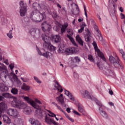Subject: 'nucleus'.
Returning <instances> with one entry per match:
<instances>
[{"instance_id":"obj_1","label":"nucleus","mask_w":125,"mask_h":125,"mask_svg":"<svg viewBox=\"0 0 125 125\" xmlns=\"http://www.w3.org/2000/svg\"><path fill=\"white\" fill-rule=\"evenodd\" d=\"M23 99L26 101L27 103L30 104L32 107H34V109H36V116L38 118V119H42L43 118V116L46 114V112L45 110H43L42 109L41 106L39 105L35 101H33L32 99H30L29 97L27 96H23Z\"/></svg>"},{"instance_id":"obj_2","label":"nucleus","mask_w":125,"mask_h":125,"mask_svg":"<svg viewBox=\"0 0 125 125\" xmlns=\"http://www.w3.org/2000/svg\"><path fill=\"white\" fill-rule=\"evenodd\" d=\"M42 41L44 42L43 46L44 48L50 50L51 51L56 50V47L54 46L50 43V38H49V37L46 36L45 34H42Z\"/></svg>"},{"instance_id":"obj_3","label":"nucleus","mask_w":125,"mask_h":125,"mask_svg":"<svg viewBox=\"0 0 125 125\" xmlns=\"http://www.w3.org/2000/svg\"><path fill=\"white\" fill-rule=\"evenodd\" d=\"M12 97L14 100L11 102V105L14 108H18L20 110H21L25 105V103L23 102L21 100L17 99V97H14L11 95Z\"/></svg>"},{"instance_id":"obj_4","label":"nucleus","mask_w":125,"mask_h":125,"mask_svg":"<svg viewBox=\"0 0 125 125\" xmlns=\"http://www.w3.org/2000/svg\"><path fill=\"white\" fill-rule=\"evenodd\" d=\"M31 16H34V15H36V16H39L37 18V20L33 19V17H31V18L33 21V22H37L38 21V22H41L42 21V20H44V19H45L46 18V16L45 15V13H41L40 11L38 10H35L32 12L31 13Z\"/></svg>"},{"instance_id":"obj_5","label":"nucleus","mask_w":125,"mask_h":125,"mask_svg":"<svg viewBox=\"0 0 125 125\" xmlns=\"http://www.w3.org/2000/svg\"><path fill=\"white\" fill-rule=\"evenodd\" d=\"M20 5L21 9L20 10V14L21 17L26 16L27 13V4L24 1L21 0L20 1Z\"/></svg>"},{"instance_id":"obj_6","label":"nucleus","mask_w":125,"mask_h":125,"mask_svg":"<svg viewBox=\"0 0 125 125\" xmlns=\"http://www.w3.org/2000/svg\"><path fill=\"white\" fill-rule=\"evenodd\" d=\"M109 61L114 67H118L120 65V60L118 59L117 60L113 56H109Z\"/></svg>"},{"instance_id":"obj_7","label":"nucleus","mask_w":125,"mask_h":125,"mask_svg":"<svg viewBox=\"0 0 125 125\" xmlns=\"http://www.w3.org/2000/svg\"><path fill=\"white\" fill-rule=\"evenodd\" d=\"M42 30L43 31L44 33H46L47 34H49V32L50 31V25L47 24L46 21H44L42 24Z\"/></svg>"},{"instance_id":"obj_8","label":"nucleus","mask_w":125,"mask_h":125,"mask_svg":"<svg viewBox=\"0 0 125 125\" xmlns=\"http://www.w3.org/2000/svg\"><path fill=\"white\" fill-rule=\"evenodd\" d=\"M7 113L9 116L13 117H18V115H19V112H18L17 109L13 108H9L7 110Z\"/></svg>"},{"instance_id":"obj_9","label":"nucleus","mask_w":125,"mask_h":125,"mask_svg":"<svg viewBox=\"0 0 125 125\" xmlns=\"http://www.w3.org/2000/svg\"><path fill=\"white\" fill-rule=\"evenodd\" d=\"M94 47L95 48V51L97 52L98 55L99 57H100L101 59L103 60V61H104V62H106V58H105V57H104V54L101 52V51L99 49H98V47H97V45L95 44L94 45Z\"/></svg>"},{"instance_id":"obj_10","label":"nucleus","mask_w":125,"mask_h":125,"mask_svg":"<svg viewBox=\"0 0 125 125\" xmlns=\"http://www.w3.org/2000/svg\"><path fill=\"white\" fill-rule=\"evenodd\" d=\"M82 96L84 98H86L87 99H91V100H93V98L91 97L90 94L88 92V91L83 90L81 91Z\"/></svg>"},{"instance_id":"obj_11","label":"nucleus","mask_w":125,"mask_h":125,"mask_svg":"<svg viewBox=\"0 0 125 125\" xmlns=\"http://www.w3.org/2000/svg\"><path fill=\"white\" fill-rule=\"evenodd\" d=\"M104 74L109 77H113L114 76V71L111 69V67L106 68L104 70Z\"/></svg>"},{"instance_id":"obj_12","label":"nucleus","mask_w":125,"mask_h":125,"mask_svg":"<svg viewBox=\"0 0 125 125\" xmlns=\"http://www.w3.org/2000/svg\"><path fill=\"white\" fill-rule=\"evenodd\" d=\"M56 100L62 104V105L63 108H66V104L64 102V98H63V94H61L60 96L57 97Z\"/></svg>"},{"instance_id":"obj_13","label":"nucleus","mask_w":125,"mask_h":125,"mask_svg":"<svg viewBox=\"0 0 125 125\" xmlns=\"http://www.w3.org/2000/svg\"><path fill=\"white\" fill-rule=\"evenodd\" d=\"M54 83L56 84L54 85V90H57L58 91H59V92H63V89L62 88V86L60 85L58 82H57L56 80H54Z\"/></svg>"},{"instance_id":"obj_14","label":"nucleus","mask_w":125,"mask_h":125,"mask_svg":"<svg viewBox=\"0 0 125 125\" xmlns=\"http://www.w3.org/2000/svg\"><path fill=\"white\" fill-rule=\"evenodd\" d=\"M51 38L52 42H54L56 43H58L61 41V38L59 35L52 36Z\"/></svg>"},{"instance_id":"obj_15","label":"nucleus","mask_w":125,"mask_h":125,"mask_svg":"<svg viewBox=\"0 0 125 125\" xmlns=\"http://www.w3.org/2000/svg\"><path fill=\"white\" fill-rule=\"evenodd\" d=\"M99 111L100 115H101V116H102L104 119H106V120L109 119V116H108L107 113H106L105 111L103 110V109L101 110V107H99Z\"/></svg>"},{"instance_id":"obj_16","label":"nucleus","mask_w":125,"mask_h":125,"mask_svg":"<svg viewBox=\"0 0 125 125\" xmlns=\"http://www.w3.org/2000/svg\"><path fill=\"white\" fill-rule=\"evenodd\" d=\"M24 105L25 104L22 108V109L23 108V112L24 114H26V115H30V114L32 113V109H31V107L26 106L24 108Z\"/></svg>"},{"instance_id":"obj_17","label":"nucleus","mask_w":125,"mask_h":125,"mask_svg":"<svg viewBox=\"0 0 125 125\" xmlns=\"http://www.w3.org/2000/svg\"><path fill=\"white\" fill-rule=\"evenodd\" d=\"M6 104L4 102L0 103V118H1L2 115V111L5 109Z\"/></svg>"},{"instance_id":"obj_18","label":"nucleus","mask_w":125,"mask_h":125,"mask_svg":"<svg viewBox=\"0 0 125 125\" xmlns=\"http://www.w3.org/2000/svg\"><path fill=\"white\" fill-rule=\"evenodd\" d=\"M2 96H0V101H2L3 99L5 98H11L12 97L11 94L9 93H3L2 94Z\"/></svg>"},{"instance_id":"obj_19","label":"nucleus","mask_w":125,"mask_h":125,"mask_svg":"<svg viewBox=\"0 0 125 125\" xmlns=\"http://www.w3.org/2000/svg\"><path fill=\"white\" fill-rule=\"evenodd\" d=\"M65 54L67 55H70L73 54L75 52V49L74 48H67L65 50Z\"/></svg>"},{"instance_id":"obj_20","label":"nucleus","mask_w":125,"mask_h":125,"mask_svg":"<svg viewBox=\"0 0 125 125\" xmlns=\"http://www.w3.org/2000/svg\"><path fill=\"white\" fill-rule=\"evenodd\" d=\"M64 94L65 95H67V96L69 97V99H70V100H72V101H75V98H74L73 95L72 93H71V92H70V91L68 90H65Z\"/></svg>"},{"instance_id":"obj_21","label":"nucleus","mask_w":125,"mask_h":125,"mask_svg":"<svg viewBox=\"0 0 125 125\" xmlns=\"http://www.w3.org/2000/svg\"><path fill=\"white\" fill-rule=\"evenodd\" d=\"M38 54H39L40 56L45 57V58H48V57H49V52L48 51L42 53L40 50H38Z\"/></svg>"},{"instance_id":"obj_22","label":"nucleus","mask_w":125,"mask_h":125,"mask_svg":"<svg viewBox=\"0 0 125 125\" xmlns=\"http://www.w3.org/2000/svg\"><path fill=\"white\" fill-rule=\"evenodd\" d=\"M30 122L31 124V125H41V124L38 121V120H36L34 118H30Z\"/></svg>"},{"instance_id":"obj_23","label":"nucleus","mask_w":125,"mask_h":125,"mask_svg":"<svg viewBox=\"0 0 125 125\" xmlns=\"http://www.w3.org/2000/svg\"><path fill=\"white\" fill-rule=\"evenodd\" d=\"M76 40L77 41V42H79L80 45H82V46H83V41L82 40V38H81V37H80V35H77L76 37Z\"/></svg>"},{"instance_id":"obj_24","label":"nucleus","mask_w":125,"mask_h":125,"mask_svg":"<svg viewBox=\"0 0 125 125\" xmlns=\"http://www.w3.org/2000/svg\"><path fill=\"white\" fill-rule=\"evenodd\" d=\"M6 67L4 64L0 63V73L2 74V73H5L6 71Z\"/></svg>"},{"instance_id":"obj_25","label":"nucleus","mask_w":125,"mask_h":125,"mask_svg":"<svg viewBox=\"0 0 125 125\" xmlns=\"http://www.w3.org/2000/svg\"><path fill=\"white\" fill-rule=\"evenodd\" d=\"M33 7L35 10H38V11L41 8V5L38 3H34L33 4Z\"/></svg>"},{"instance_id":"obj_26","label":"nucleus","mask_w":125,"mask_h":125,"mask_svg":"<svg viewBox=\"0 0 125 125\" xmlns=\"http://www.w3.org/2000/svg\"><path fill=\"white\" fill-rule=\"evenodd\" d=\"M71 60L74 63H79V62H81V59L79 58V57H74L71 58Z\"/></svg>"},{"instance_id":"obj_27","label":"nucleus","mask_w":125,"mask_h":125,"mask_svg":"<svg viewBox=\"0 0 125 125\" xmlns=\"http://www.w3.org/2000/svg\"><path fill=\"white\" fill-rule=\"evenodd\" d=\"M5 75H6V76H7L8 78L9 79H11L14 75V73L13 71H12V72L8 73V70H6V71L4 73Z\"/></svg>"},{"instance_id":"obj_28","label":"nucleus","mask_w":125,"mask_h":125,"mask_svg":"<svg viewBox=\"0 0 125 125\" xmlns=\"http://www.w3.org/2000/svg\"><path fill=\"white\" fill-rule=\"evenodd\" d=\"M5 75H6V76H7L8 78L9 79H11L14 75V73L13 71H12V72L8 73V70H6V71L4 73Z\"/></svg>"},{"instance_id":"obj_29","label":"nucleus","mask_w":125,"mask_h":125,"mask_svg":"<svg viewBox=\"0 0 125 125\" xmlns=\"http://www.w3.org/2000/svg\"><path fill=\"white\" fill-rule=\"evenodd\" d=\"M3 119L4 122H6L7 124H10L11 123V120L9 118L6 117L5 115H3Z\"/></svg>"},{"instance_id":"obj_30","label":"nucleus","mask_w":125,"mask_h":125,"mask_svg":"<svg viewBox=\"0 0 125 125\" xmlns=\"http://www.w3.org/2000/svg\"><path fill=\"white\" fill-rule=\"evenodd\" d=\"M0 89L1 91H7L8 90V87L3 84L0 86Z\"/></svg>"},{"instance_id":"obj_31","label":"nucleus","mask_w":125,"mask_h":125,"mask_svg":"<svg viewBox=\"0 0 125 125\" xmlns=\"http://www.w3.org/2000/svg\"><path fill=\"white\" fill-rule=\"evenodd\" d=\"M46 111H47V112H49V114H48V116H49V117H52L53 118L55 117L57 121H59V119L57 118V117H56V115H55V114L52 113L51 111L49 110H47Z\"/></svg>"},{"instance_id":"obj_32","label":"nucleus","mask_w":125,"mask_h":125,"mask_svg":"<svg viewBox=\"0 0 125 125\" xmlns=\"http://www.w3.org/2000/svg\"><path fill=\"white\" fill-rule=\"evenodd\" d=\"M21 89H23V90H29L30 86H29L28 85H27L26 83H23L21 87Z\"/></svg>"},{"instance_id":"obj_33","label":"nucleus","mask_w":125,"mask_h":125,"mask_svg":"<svg viewBox=\"0 0 125 125\" xmlns=\"http://www.w3.org/2000/svg\"><path fill=\"white\" fill-rule=\"evenodd\" d=\"M11 92L14 95H16V94H18V90L16 88H12Z\"/></svg>"},{"instance_id":"obj_34","label":"nucleus","mask_w":125,"mask_h":125,"mask_svg":"<svg viewBox=\"0 0 125 125\" xmlns=\"http://www.w3.org/2000/svg\"><path fill=\"white\" fill-rule=\"evenodd\" d=\"M68 27V24H64L62 25V27L61 28V32L62 33H64L66 31V29Z\"/></svg>"},{"instance_id":"obj_35","label":"nucleus","mask_w":125,"mask_h":125,"mask_svg":"<svg viewBox=\"0 0 125 125\" xmlns=\"http://www.w3.org/2000/svg\"><path fill=\"white\" fill-rule=\"evenodd\" d=\"M53 121V119L51 118H47L46 116L45 122H46V123H47L49 125H51L52 124Z\"/></svg>"},{"instance_id":"obj_36","label":"nucleus","mask_w":125,"mask_h":125,"mask_svg":"<svg viewBox=\"0 0 125 125\" xmlns=\"http://www.w3.org/2000/svg\"><path fill=\"white\" fill-rule=\"evenodd\" d=\"M12 30H13V28H12V30H10L9 33L7 34V36L9 39H12L13 38V36H12Z\"/></svg>"},{"instance_id":"obj_37","label":"nucleus","mask_w":125,"mask_h":125,"mask_svg":"<svg viewBox=\"0 0 125 125\" xmlns=\"http://www.w3.org/2000/svg\"><path fill=\"white\" fill-rule=\"evenodd\" d=\"M36 29L35 28H32L30 31V34L32 35V36H35L36 35Z\"/></svg>"},{"instance_id":"obj_38","label":"nucleus","mask_w":125,"mask_h":125,"mask_svg":"<svg viewBox=\"0 0 125 125\" xmlns=\"http://www.w3.org/2000/svg\"><path fill=\"white\" fill-rule=\"evenodd\" d=\"M66 31L67 33H68L69 36H72L74 35V33H73V30H72V29L67 28Z\"/></svg>"},{"instance_id":"obj_39","label":"nucleus","mask_w":125,"mask_h":125,"mask_svg":"<svg viewBox=\"0 0 125 125\" xmlns=\"http://www.w3.org/2000/svg\"><path fill=\"white\" fill-rule=\"evenodd\" d=\"M66 37L70 40V41H71L72 43H74L75 42V40H74V38H73V37H72V36H71V35L67 34Z\"/></svg>"},{"instance_id":"obj_40","label":"nucleus","mask_w":125,"mask_h":125,"mask_svg":"<svg viewBox=\"0 0 125 125\" xmlns=\"http://www.w3.org/2000/svg\"><path fill=\"white\" fill-rule=\"evenodd\" d=\"M91 35H87L86 36H85V42H88L90 41V36Z\"/></svg>"},{"instance_id":"obj_41","label":"nucleus","mask_w":125,"mask_h":125,"mask_svg":"<svg viewBox=\"0 0 125 125\" xmlns=\"http://www.w3.org/2000/svg\"><path fill=\"white\" fill-rule=\"evenodd\" d=\"M97 37L100 41H103V37H102V35H101V32H99V33H98Z\"/></svg>"},{"instance_id":"obj_42","label":"nucleus","mask_w":125,"mask_h":125,"mask_svg":"<svg viewBox=\"0 0 125 125\" xmlns=\"http://www.w3.org/2000/svg\"><path fill=\"white\" fill-rule=\"evenodd\" d=\"M88 59L90 60L91 62H94V59H93V57L91 55H88Z\"/></svg>"},{"instance_id":"obj_43","label":"nucleus","mask_w":125,"mask_h":125,"mask_svg":"<svg viewBox=\"0 0 125 125\" xmlns=\"http://www.w3.org/2000/svg\"><path fill=\"white\" fill-rule=\"evenodd\" d=\"M110 16L111 17H114V18H116L117 19V16H116V11H114V12H111L110 13Z\"/></svg>"},{"instance_id":"obj_44","label":"nucleus","mask_w":125,"mask_h":125,"mask_svg":"<svg viewBox=\"0 0 125 125\" xmlns=\"http://www.w3.org/2000/svg\"><path fill=\"white\" fill-rule=\"evenodd\" d=\"M78 110L79 112H80V113H83V112H84V110L83 109V107H82V106H81L80 105L78 106Z\"/></svg>"},{"instance_id":"obj_45","label":"nucleus","mask_w":125,"mask_h":125,"mask_svg":"<svg viewBox=\"0 0 125 125\" xmlns=\"http://www.w3.org/2000/svg\"><path fill=\"white\" fill-rule=\"evenodd\" d=\"M84 15L86 18V21L88 22V20L87 19V13L86 12V7L84 5Z\"/></svg>"},{"instance_id":"obj_46","label":"nucleus","mask_w":125,"mask_h":125,"mask_svg":"<svg viewBox=\"0 0 125 125\" xmlns=\"http://www.w3.org/2000/svg\"><path fill=\"white\" fill-rule=\"evenodd\" d=\"M95 102L98 106H99L100 107H102V106H103V104L100 103V102L98 100H95Z\"/></svg>"},{"instance_id":"obj_47","label":"nucleus","mask_w":125,"mask_h":125,"mask_svg":"<svg viewBox=\"0 0 125 125\" xmlns=\"http://www.w3.org/2000/svg\"><path fill=\"white\" fill-rule=\"evenodd\" d=\"M52 16L54 19H55V18H57V16H58V15H57V13L54 12L52 13Z\"/></svg>"},{"instance_id":"obj_48","label":"nucleus","mask_w":125,"mask_h":125,"mask_svg":"<svg viewBox=\"0 0 125 125\" xmlns=\"http://www.w3.org/2000/svg\"><path fill=\"white\" fill-rule=\"evenodd\" d=\"M94 28L95 31H96L97 34H98L99 33H100V31H99V29L98 28V26H97V25H95L94 26Z\"/></svg>"},{"instance_id":"obj_49","label":"nucleus","mask_w":125,"mask_h":125,"mask_svg":"<svg viewBox=\"0 0 125 125\" xmlns=\"http://www.w3.org/2000/svg\"><path fill=\"white\" fill-rule=\"evenodd\" d=\"M34 78L35 81H36V82H37V83H42V82H41V81H40V80H39L38 77L34 76Z\"/></svg>"},{"instance_id":"obj_50","label":"nucleus","mask_w":125,"mask_h":125,"mask_svg":"<svg viewBox=\"0 0 125 125\" xmlns=\"http://www.w3.org/2000/svg\"><path fill=\"white\" fill-rule=\"evenodd\" d=\"M120 69H122V70L124 69V65H122V64H121V63L120 62V61H119V65L118 66H115V68H120Z\"/></svg>"},{"instance_id":"obj_51","label":"nucleus","mask_w":125,"mask_h":125,"mask_svg":"<svg viewBox=\"0 0 125 125\" xmlns=\"http://www.w3.org/2000/svg\"><path fill=\"white\" fill-rule=\"evenodd\" d=\"M12 78H13V80H14L15 82L16 81H17V80H18V78H17V76L16 75H15V74L14 73V74H13V76L12 77Z\"/></svg>"},{"instance_id":"obj_52","label":"nucleus","mask_w":125,"mask_h":125,"mask_svg":"<svg viewBox=\"0 0 125 125\" xmlns=\"http://www.w3.org/2000/svg\"><path fill=\"white\" fill-rule=\"evenodd\" d=\"M15 82H16V83H17V84L18 85H21V84H22V83H21V81H20V80H19L18 79L16 80Z\"/></svg>"},{"instance_id":"obj_53","label":"nucleus","mask_w":125,"mask_h":125,"mask_svg":"<svg viewBox=\"0 0 125 125\" xmlns=\"http://www.w3.org/2000/svg\"><path fill=\"white\" fill-rule=\"evenodd\" d=\"M81 28L79 30H78V33H83V30L84 29V27L83 26H81Z\"/></svg>"},{"instance_id":"obj_54","label":"nucleus","mask_w":125,"mask_h":125,"mask_svg":"<svg viewBox=\"0 0 125 125\" xmlns=\"http://www.w3.org/2000/svg\"><path fill=\"white\" fill-rule=\"evenodd\" d=\"M9 67L11 70H13V68H14V63H11L10 64H9Z\"/></svg>"},{"instance_id":"obj_55","label":"nucleus","mask_w":125,"mask_h":125,"mask_svg":"<svg viewBox=\"0 0 125 125\" xmlns=\"http://www.w3.org/2000/svg\"><path fill=\"white\" fill-rule=\"evenodd\" d=\"M85 32H86L87 34L86 35H91V33H90V31H89V30L87 28L85 29Z\"/></svg>"},{"instance_id":"obj_56","label":"nucleus","mask_w":125,"mask_h":125,"mask_svg":"<svg viewBox=\"0 0 125 125\" xmlns=\"http://www.w3.org/2000/svg\"><path fill=\"white\" fill-rule=\"evenodd\" d=\"M74 77L75 79H79V75L76 73H74Z\"/></svg>"},{"instance_id":"obj_57","label":"nucleus","mask_w":125,"mask_h":125,"mask_svg":"<svg viewBox=\"0 0 125 125\" xmlns=\"http://www.w3.org/2000/svg\"><path fill=\"white\" fill-rule=\"evenodd\" d=\"M21 79L24 83H27V82H28V80H27V79H26V78H23L21 77Z\"/></svg>"},{"instance_id":"obj_58","label":"nucleus","mask_w":125,"mask_h":125,"mask_svg":"<svg viewBox=\"0 0 125 125\" xmlns=\"http://www.w3.org/2000/svg\"><path fill=\"white\" fill-rule=\"evenodd\" d=\"M73 113L74 114H75V115H78V116H81V115L80 114V113H79V112H78L76 110H73Z\"/></svg>"},{"instance_id":"obj_59","label":"nucleus","mask_w":125,"mask_h":125,"mask_svg":"<svg viewBox=\"0 0 125 125\" xmlns=\"http://www.w3.org/2000/svg\"><path fill=\"white\" fill-rule=\"evenodd\" d=\"M58 109H59L60 111L62 112V113H64V111L62 110V108H61V107H60L59 105H58L57 106Z\"/></svg>"},{"instance_id":"obj_60","label":"nucleus","mask_w":125,"mask_h":125,"mask_svg":"<svg viewBox=\"0 0 125 125\" xmlns=\"http://www.w3.org/2000/svg\"><path fill=\"white\" fill-rule=\"evenodd\" d=\"M121 19H125V16L124 14L121 13Z\"/></svg>"},{"instance_id":"obj_61","label":"nucleus","mask_w":125,"mask_h":125,"mask_svg":"<svg viewBox=\"0 0 125 125\" xmlns=\"http://www.w3.org/2000/svg\"><path fill=\"white\" fill-rule=\"evenodd\" d=\"M120 53H121L122 55H123L124 54H125V52H124V50H123V49L120 50Z\"/></svg>"},{"instance_id":"obj_62","label":"nucleus","mask_w":125,"mask_h":125,"mask_svg":"<svg viewBox=\"0 0 125 125\" xmlns=\"http://www.w3.org/2000/svg\"><path fill=\"white\" fill-rule=\"evenodd\" d=\"M109 94H110V95H113V94H114V92H113V91L112 90H109Z\"/></svg>"},{"instance_id":"obj_63","label":"nucleus","mask_w":125,"mask_h":125,"mask_svg":"<svg viewBox=\"0 0 125 125\" xmlns=\"http://www.w3.org/2000/svg\"><path fill=\"white\" fill-rule=\"evenodd\" d=\"M66 111L68 113H71V109H70L69 107L66 108Z\"/></svg>"},{"instance_id":"obj_64","label":"nucleus","mask_w":125,"mask_h":125,"mask_svg":"<svg viewBox=\"0 0 125 125\" xmlns=\"http://www.w3.org/2000/svg\"><path fill=\"white\" fill-rule=\"evenodd\" d=\"M52 124H53L54 125H57V123H56L53 119Z\"/></svg>"}]
</instances>
